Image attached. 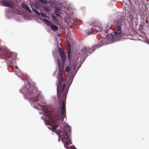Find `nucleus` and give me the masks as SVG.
Masks as SVG:
<instances>
[{
    "instance_id": "1",
    "label": "nucleus",
    "mask_w": 149,
    "mask_h": 149,
    "mask_svg": "<svg viewBox=\"0 0 149 149\" xmlns=\"http://www.w3.org/2000/svg\"><path fill=\"white\" fill-rule=\"evenodd\" d=\"M62 78H58V84L57 88L58 101L59 104L61 103L62 104L61 117V118L60 113L58 109L54 111H46L45 113L48 118L47 121L49 124L52 126L50 127H48V128L52 130H55L58 126L61 128H62L63 126V130H58L56 132L61 139H70L68 132H71L70 127L65 123H63L62 122L61 124L60 123V119L62 121L64 118L66 117L65 100L68 92L67 89H65L66 85L65 84H63Z\"/></svg>"
},
{
    "instance_id": "2",
    "label": "nucleus",
    "mask_w": 149,
    "mask_h": 149,
    "mask_svg": "<svg viewBox=\"0 0 149 149\" xmlns=\"http://www.w3.org/2000/svg\"><path fill=\"white\" fill-rule=\"evenodd\" d=\"M125 20V17L124 16L119 15L117 20L113 23L115 31H112L111 33L112 30L110 28L105 30V32L108 34H107V37H105L103 40V41H106V43H109L111 42L110 41H116L120 39L122 34V26H123L122 24L124 22Z\"/></svg>"
},
{
    "instance_id": "3",
    "label": "nucleus",
    "mask_w": 149,
    "mask_h": 149,
    "mask_svg": "<svg viewBox=\"0 0 149 149\" xmlns=\"http://www.w3.org/2000/svg\"><path fill=\"white\" fill-rule=\"evenodd\" d=\"M11 56L12 53L5 47H0V57L6 59L5 62L10 63L12 59L11 58Z\"/></svg>"
},
{
    "instance_id": "4",
    "label": "nucleus",
    "mask_w": 149,
    "mask_h": 149,
    "mask_svg": "<svg viewBox=\"0 0 149 149\" xmlns=\"http://www.w3.org/2000/svg\"><path fill=\"white\" fill-rule=\"evenodd\" d=\"M37 90L34 87L29 88L27 93V96L29 100L34 102L38 101V95Z\"/></svg>"
},
{
    "instance_id": "5",
    "label": "nucleus",
    "mask_w": 149,
    "mask_h": 149,
    "mask_svg": "<svg viewBox=\"0 0 149 149\" xmlns=\"http://www.w3.org/2000/svg\"><path fill=\"white\" fill-rule=\"evenodd\" d=\"M99 47V46L98 45L95 46L93 47H84L80 52V55L79 56H81V57L84 58L89 55V54H89L90 51L92 49V48H93V49L92 51H94L95 48H98Z\"/></svg>"
},
{
    "instance_id": "6",
    "label": "nucleus",
    "mask_w": 149,
    "mask_h": 149,
    "mask_svg": "<svg viewBox=\"0 0 149 149\" xmlns=\"http://www.w3.org/2000/svg\"><path fill=\"white\" fill-rule=\"evenodd\" d=\"M58 52L63 62L64 63L66 58V55L65 53L60 47L58 48Z\"/></svg>"
},
{
    "instance_id": "7",
    "label": "nucleus",
    "mask_w": 149,
    "mask_h": 149,
    "mask_svg": "<svg viewBox=\"0 0 149 149\" xmlns=\"http://www.w3.org/2000/svg\"><path fill=\"white\" fill-rule=\"evenodd\" d=\"M4 6L9 7L11 8L13 6V4L12 2L10 0H3L1 1Z\"/></svg>"
},
{
    "instance_id": "8",
    "label": "nucleus",
    "mask_w": 149,
    "mask_h": 149,
    "mask_svg": "<svg viewBox=\"0 0 149 149\" xmlns=\"http://www.w3.org/2000/svg\"><path fill=\"white\" fill-rule=\"evenodd\" d=\"M21 6L26 11L29 12L30 13H32V11L30 9L29 7L25 3H23L21 4Z\"/></svg>"
},
{
    "instance_id": "9",
    "label": "nucleus",
    "mask_w": 149,
    "mask_h": 149,
    "mask_svg": "<svg viewBox=\"0 0 149 149\" xmlns=\"http://www.w3.org/2000/svg\"><path fill=\"white\" fill-rule=\"evenodd\" d=\"M54 10V14L57 17H59L61 16V13L60 9L58 7H55Z\"/></svg>"
},
{
    "instance_id": "10",
    "label": "nucleus",
    "mask_w": 149,
    "mask_h": 149,
    "mask_svg": "<svg viewBox=\"0 0 149 149\" xmlns=\"http://www.w3.org/2000/svg\"><path fill=\"white\" fill-rule=\"evenodd\" d=\"M51 28L52 30L54 31H56L58 30V26L54 24L52 25L51 26Z\"/></svg>"
},
{
    "instance_id": "11",
    "label": "nucleus",
    "mask_w": 149,
    "mask_h": 149,
    "mask_svg": "<svg viewBox=\"0 0 149 149\" xmlns=\"http://www.w3.org/2000/svg\"><path fill=\"white\" fill-rule=\"evenodd\" d=\"M42 20L44 23L48 26H50L51 25V22L47 19H43Z\"/></svg>"
},
{
    "instance_id": "12",
    "label": "nucleus",
    "mask_w": 149,
    "mask_h": 149,
    "mask_svg": "<svg viewBox=\"0 0 149 149\" xmlns=\"http://www.w3.org/2000/svg\"><path fill=\"white\" fill-rule=\"evenodd\" d=\"M91 31L87 33V35H89L91 34L97 33V30H96L94 29H91Z\"/></svg>"
},
{
    "instance_id": "13",
    "label": "nucleus",
    "mask_w": 149,
    "mask_h": 149,
    "mask_svg": "<svg viewBox=\"0 0 149 149\" xmlns=\"http://www.w3.org/2000/svg\"><path fill=\"white\" fill-rule=\"evenodd\" d=\"M44 10L46 12H49L50 11V8L47 6H46L43 7Z\"/></svg>"
},
{
    "instance_id": "14",
    "label": "nucleus",
    "mask_w": 149,
    "mask_h": 149,
    "mask_svg": "<svg viewBox=\"0 0 149 149\" xmlns=\"http://www.w3.org/2000/svg\"><path fill=\"white\" fill-rule=\"evenodd\" d=\"M67 51L68 54V58L69 59H70V54L71 53L70 48V46H68V48L67 50Z\"/></svg>"
},
{
    "instance_id": "15",
    "label": "nucleus",
    "mask_w": 149,
    "mask_h": 149,
    "mask_svg": "<svg viewBox=\"0 0 149 149\" xmlns=\"http://www.w3.org/2000/svg\"><path fill=\"white\" fill-rule=\"evenodd\" d=\"M59 70L58 71V77H63V73L61 70V68L59 69Z\"/></svg>"
},
{
    "instance_id": "16",
    "label": "nucleus",
    "mask_w": 149,
    "mask_h": 149,
    "mask_svg": "<svg viewBox=\"0 0 149 149\" xmlns=\"http://www.w3.org/2000/svg\"><path fill=\"white\" fill-rule=\"evenodd\" d=\"M32 10L37 15L39 16L40 14L39 12H38L37 10L34 8H32Z\"/></svg>"
},
{
    "instance_id": "17",
    "label": "nucleus",
    "mask_w": 149,
    "mask_h": 149,
    "mask_svg": "<svg viewBox=\"0 0 149 149\" xmlns=\"http://www.w3.org/2000/svg\"><path fill=\"white\" fill-rule=\"evenodd\" d=\"M56 61H57V63L58 67L59 69H60L61 65V62H60V59L58 58L57 59Z\"/></svg>"
},
{
    "instance_id": "18",
    "label": "nucleus",
    "mask_w": 149,
    "mask_h": 149,
    "mask_svg": "<svg viewBox=\"0 0 149 149\" xmlns=\"http://www.w3.org/2000/svg\"><path fill=\"white\" fill-rule=\"evenodd\" d=\"M40 15H41V16L42 17H44L45 18H46L47 17V16H46L45 14L41 12L40 13Z\"/></svg>"
},
{
    "instance_id": "19",
    "label": "nucleus",
    "mask_w": 149,
    "mask_h": 149,
    "mask_svg": "<svg viewBox=\"0 0 149 149\" xmlns=\"http://www.w3.org/2000/svg\"><path fill=\"white\" fill-rule=\"evenodd\" d=\"M65 71L66 72H69L70 71V68L69 67H67L65 69Z\"/></svg>"
},
{
    "instance_id": "20",
    "label": "nucleus",
    "mask_w": 149,
    "mask_h": 149,
    "mask_svg": "<svg viewBox=\"0 0 149 149\" xmlns=\"http://www.w3.org/2000/svg\"><path fill=\"white\" fill-rule=\"evenodd\" d=\"M52 16L53 17V18L54 20H56V18L55 16H54L52 14Z\"/></svg>"
},
{
    "instance_id": "21",
    "label": "nucleus",
    "mask_w": 149,
    "mask_h": 149,
    "mask_svg": "<svg viewBox=\"0 0 149 149\" xmlns=\"http://www.w3.org/2000/svg\"><path fill=\"white\" fill-rule=\"evenodd\" d=\"M90 24L92 26L95 25L96 24V23L95 22H93L92 23H90Z\"/></svg>"
},
{
    "instance_id": "22",
    "label": "nucleus",
    "mask_w": 149,
    "mask_h": 149,
    "mask_svg": "<svg viewBox=\"0 0 149 149\" xmlns=\"http://www.w3.org/2000/svg\"><path fill=\"white\" fill-rule=\"evenodd\" d=\"M74 146H71L70 147V148H71L72 149H74Z\"/></svg>"
},
{
    "instance_id": "23",
    "label": "nucleus",
    "mask_w": 149,
    "mask_h": 149,
    "mask_svg": "<svg viewBox=\"0 0 149 149\" xmlns=\"http://www.w3.org/2000/svg\"><path fill=\"white\" fill-rule=\"evenodd\" d=\"M75 65H74V68L73 69L74 70L75 69Z\"/></svg>"
},
{
    "instance_id": "24",
    "label": "nucleus",
    "mask_w": 149,
    "mask_h": 149,
    "mask_svg": "<svg viewBox=\"0 0 149 149\" xmlns=\"http://www.w3.org/2000/svg\"><path fill=\"white\" fill-rule=\"evenodd\" d=\"M146 22L147 23H148V21L147 20H146Z\"/></svg>"
},
{
    "instance_id": "25",
    "label": "nucleus",
    "mask_w": 149,
    "mask_h": 149,
    "mask_svg": "<svg viewBox=\"0 0 149 149\" xmlns=\"http://www.w3.org/2000/svg\"><path fill=\"white\" fill-rule=\"evenodd\" d=\"M39 5L38 6H37V7H39Z\"/></svg>"
},
{
    "instance_id": "26",
    "label": "nucleus",
    "mask_w": 149,
    "mask_h": 149,
    "mask_svg": "<svg viewBox=\"0 0 149 149\" xmlns=\"http://www.w3.org/2000/svg\"><path fill=\"white\" fill-rule=\"evenodd\" d=\"M58 141H60V139L59 138L58 139Z\"/></svg>"
}]
</instances>
